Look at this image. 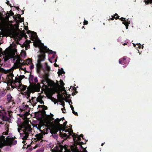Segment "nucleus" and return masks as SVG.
Instances as JSON below:
<instances>
[{
	"label": "nucleus",
	"mask_w": 152,
	"mask_h": 152,
	"mask_svg": "<svg viewBox=\"0 0 152 152\" xmlns=\"http://www.w3.org/2000/svg\"><path fill=\"white\" fill-rule=\"evenodd\" d=\"M111 17H112V18H110V19L111 20H113L114 18L115 19V16H113L112 15L111 16Z\"/></svg>",
	"instance_id": "bf43d9fd"
},
{
	"label": "nucleus",
	"mask_w": 152,
	"mask_h": 152,
	"mask_svg": "<svg viewBox=\"0 0 152 152\" xmlns=\"http://www.w3.org/2000/svg\"><path fill=\"white\" fill-rule=\"evenodd\" d=\"M145 4H147L150 3L152 4V0H145L144 1Z\"/></svg>",
	"instance_id": "473e14b6"
},
{
	"label": "nucleus",
	"mask_w": 152,
	"mask_h": 152,
	"mask_svg": "<svg viewBox=\"0 0 152 152\" xmlns=\"http://www.w3.org/2000/svg\"><path fill=\"white\" fill-rule=\"evenodd\" d=\"M58 70L59 71H58L57 73L59 75H61L62 74L65 73V72L64 71L62 68H61V70H60L59 69Z\"/></svg>",
	"instance_id": "b1692460"
},
{
	"label": "nucleus",
	"mask_w": 152,
	"mask_h": 152,
	"mask_svg": "<svg viewBox=\"0 0 152 152\" xmlns=\"http://www.w3.org/2000/svg\"><path fill=\"white\" fill-rule=\"evenodd\" d=\"M19 86L21 87V88H22V91H25L27 86H25L23 85L22 83L20 84H19Z\"/></svg>",
	"instance_id": "393cba45"
},
{
	"label": "nucleus",
	"mask_w": 152,
	"mask_h": 152,
	"mask_svg": "<svg viewBox=\"0 0 152 152\" xmlns=\"http://www.w3.org/2000/svg\"><path fill=\"white\" fill-rule=\"evenodd\" d=\"M24 93L27 98L30 97L31 92L27 90V91L24 92Z\"/></svg>",
	"instance_id": "5701e85b"
},
{
	"label": "nucleus",
	"mask_w": 152,
	"mask_h": 152,
	"mask_svg": "<svg viewBox=\"0 0 152 152\" xmlns=\"http://www.w3.org/2000/svg\"><path fill=\"white\" fill-rule=\"evenodd\" d=\"M33 44H34V45L36 47H38L39 46V44L37 42H34V43Z\"/></svg>",
	"instance_id": "58836bf2"
},
{
	"label": "nucleus",
	"mask_w": 152,
	"mask_h": 152,
	"mask_svg": "<svg viewBox=\"0 0 152 152\" xmlns=\"http://www.w3.org/2000/svg\"><path fill=\"white\" fill-rule=\"evenodd\" d=\"M60 135L61 137H62L64 139H67L68 137H69V135H68L65 133H62L61 130L60 131Z\"/></svg>",
	"instance_id": "aec40b11"
},
{
	"label": "nucleus",
	"mask_w": 152,
	"mask_h": 152,
	"mask_svg": "<svg viewBox=\"0 0 152 152\" xmlns=\"http://www.w3.org/2000/svg\"><path fill=\"white\" fill-rule=\"evenodd\" d=\"M53 115L52 114H51V115L49 116V117H50L51 118H52V120H54V118H53Z\"/></svg>",
	"instance_id": "0e129e2a"
},
{
	"label": "nucleus",
	"mask_w": 152,
	"mask_h": 152,
	"mask_svg": "<svg viewBox=\"0 0 152 152\" xmlns=\"http://www.w3.org/2000/svg\"><path fill=\"white\" fill-rule=\"evenodd\" d=\"M4 61H7L10 58V56L9 55H6L4 57Z\"/></svg>",
	"instance_id": "cd10ccee"
},
{
	"label": "nucleus",
	"mask_w": 152,
	"mask_h": 152,
	"mask_svg": "<svg viewBox=\"0 0 152 152\" xmlns=\"http://www.w3.org/2000/svg\"><path fill=\"white\" fill-rule=\"evenodd\" d=\"M34 76L33 75L31 74V73L30 74L29 79L30 80H32L34 78Z\"/></svg>",
	"instance_id": "ea45409f"
},
{
	"label": "nucleus",
	"mask_w": 152,
	"mask_h": 152,
	"mask_svg": "<svg viewBox=\"0 0 152 152\" xmlns=\"http://www.w3.org/2000/svg\"><path fill=\"white\" fill-rule=\"evenodd\" d=\"M8 131H6L5 132H4L3 133V134H5V135H7V134L8 133Z\"/></svg>",
	"instance_id": "4d7b16f0"
},
{
	"label": "nucleus",
	"mask_w": 152,
	"mask_h": 152,
	"mask_svg": "<svg viewBox=\"0 0 152 152\" xmlns=\"http://www.w3.org/2000/svg\"><path fill=\"white\" fill-rule=\"evenodd\" d=\"M61 121V119L58 118L55 120L52 126V129L50 130L51 133L57 134V132L60 130V129H62L63 128V126L59 123Z\"/></svg>",
	"instance_id": "f03ea898"
},
{
	"label": "nucleus",
	"mask_w": 152,
	"mask_h": 152,
	"mask_svg": "<svg viewBox=\"0 0 152 152\" xmlns=\"http://www.w3.org/2000/svg\"><path fill=\"white\" fill-rule=\"evenodd\" d=\"M9 76L10 77H11L12 80H10L11 81L12 80V79H13V77H14V75L12 73H10V74Z\"/></svg>",
	"instance_id": "c03bdc74"
},
{
	"label": "nucleus",
	"mask_w": 152,
	"mask_h": 152,
	"mask_svg": "<svg viewBox=\"0 0 152 152\" xmlns=\"http://www.w3.org/2000/svg\"><path fill=\"white\" fill-rule=\"evenodd\" d=\"M76 143L77 145H79L82 148H83V147L82 146V145L85 144V143H84L83 142L77 141V143ZM86 142H85V144H86Z\"/></svg>",
	"instance_id": "c756f323"
},
{
	"label": "nucleus",
	"mask_w": 152,
	"mask_h": 152,
	"mask_svg": "<svg viewBox=\"0 0 152 152\" xmlns=\"http://www.w3.org/2000/svg\"><path fill=\"white\" fill-rule=\"evenodd\" d=\"M20 77L19 76L18 77H15V80L12 79V80H11V83L15 84V83L18 82L20 84L21 83V80H20Z\"/></svg>",
	"instance_id": "ddd939ff"
},
{
	"label": "nucleus",
	"mask_w": 152,
	"mask_h": 152,
	"mask_svg": "<svg viewBox=\"0 0 152 152\" xmlns=\"http://www.w3.org/2000/svg\"><path fill=\"white\" fill-rule=\"evenodd\" d=\"M58 98H60L62 100H65V99L63 95L62 94H60L59 93V95L58 96Z\"/></svg>",
	"instance_id": "72a5a7b5"
},
{
	"label": "nucleus",
	"mask_w": 152,
	"mask_h": 152,
	"mask_svg": "<svg viewBox=\"0 0 152 152\" xmlns=\"http://www.w3.org/2000/svg\"><path fill=\"white\" fill-rule=\"evenodd\" d=\"M21 127L23 128V133H20V134L23 140L22 142L24 144L26 142V140L28 137L29 132L32 131V129L31 127V125L29 124L28 122L26 121L23 123L21 126Z\"/></svg>",
	"instance_id": "f257e3e1"
},
{
	"label": "nucleus",
	"mask_w": 152,
	"mask_h": 152,
	"mask_svg": "<svg viewBox=\"0 0 152 152\" xmlns=\"http://www.w3.org/2000/svg\"><path fill=\"white\" fill-rule=\"evenodd\" d=\"M40 103V104H44V102L42 100H41V101H40V102H39Z\"/></svg>",
	"instance_id": "774afa93"
},
{
	"label": "nucleus",
	"mask_w": 152,
	"mask_h": 152,
	"mask_svg": "<svg viewBox=\"0 0 152 152\" xmlns=\"http://www.w3.org/2000/svg\"><path fill=\"white\" fill-rule=\"evenodd\" d=\"M45 60V56L39 55L38 56L37 63L36 65V70L37 73H40L41 70L43 67L42 65L41 62L44 61Z\"/></svg>",
	"instance_id": "20e7f679"
},
{
	"label": "nucleus",
	"mask_w": 152,
	"mask_h": 152,
	"mask_svg": "<svg viewBox=\"0 0 152 152\" xmlns=\"http://www.w3.org/2000/svg\"><path fill=\"white\" fill-rule=\"evenodd\" d=\"M67 123V121H66L63 123V124H62L63 126V128L62 129H63L64 128L66 127Z\"/></svg>",
	"instance_id": "a19ab883"
},
{
	"label": "nucleus",
	"mask_w": 152,
	"mask_h": 152,
	"mask_svg": "<svg viewBox=\"0 0 152 152\" xmlns=\"http://www.w3.org/2000/svg\"><path fill=\"white\" fill-rule=\"evenodd\" d=\"M119 63L120 64L125 66L128 64V63L127 61L126 60L125 57H123L122 58L120 59Z\"/></svg>",
	"instance_id": "9b49d317"
},
{
	"label": "nucleus",
	"mask_w": 152,
	"mask_h": 152,
	"mask_svg": "<svg viewBox=\"0 0 152 152\" xmlns=\"http://www.w3.org/2000/svg\"><path fill=\"white\" fill-rule=\"evenodd\" d=\"M126 18H124L123 17H121L119 20H121V21L123 22L125 20Z\"/></svg>",
	"instance_id": "3c124183"
},
{
	"label": "nucleus",
	"mask_w": 152,
	"mask_h": 152,
	"mask_svg": "<svg viewBox=\"0 0 152 152\" xmlns=\"http://www.w3.org/2000/svg\"><path fill=\"white\" fill-rule=\"evenodd\" d=\"M45 134V132H42L36 135V137L37 141L42 140L43 135Z\"/></svg>",
	"instance_id": "9d476101"
},
{
	"label": "nucleus",
	"mask_w": 152,
	"mask_h": 152,
	"mask_svg": "<svg viewBox=\"0 0 152 152\" xmlns=\"http://www.w3.org/2000/svg\"><path fill=\"white\" fill-rule=\"evenodd\" d=\"M20 77V80H21L23 79L24 78V77H25V76L24 75H21L20 76H19Z\"/></svg>",
	"instance_id": "6e6d98bb"
},
{
	"label": "nucleus",
	"mask_w": 152,
	"mask_h": 152,
	"mask_svg": "<svg viewBox=\"0 0 152 152\" xmlns=\"http://www.w3.org/2000/svg\"><path fill=\"white\" fill-rule=\"evenodd\" d=\"M16 35L17 37L20 38L24 37L26 39H27V36L25 32V31L24 30L20 32H17L16 33Z\"/></svg>",
	"instance_id": "1a4fd4ad"
},
{
	"label": "nucleus",
	"mask_w": 152,
	"mask_h": 152,
	"mask_svg": "<svg viewBox=\"0 0 152 152\" xmlns=\"http://www.w3.org/2000/svg\"><path fill=\"white\" fill-rule=\"evenodd\" d=\"M45 64L46 65L45 68L48 71H50V66L48 65V63L47 62H46Z\"/></svg>",
	"instance_id": "7c9ffc66"
},
{
	"label": "nucleus",
	"mask_w": 152,
	"mask_h": 152,
	"mask_svg": "<svg viewBox=\"0 0 152 152\" xmlns=\"http://www.w3.org/2000/svg\"><path fill=\"white\" fill-rule=\"evenodd\" d=\"M14 13L13 12L11 11L10 13V16H12L13 15H14Z\"/></svg>",
	"instance_id": "338daca9"
},
{
	"label": "nucleus",
	"mask_w": 152,
	"mask_h": 152,
	"mask_svg": "<svg viewBox=\"0 0 152 152\" xmlns=\"http://www.w3.org/2000/svg\"><path fill=\"white\" fill-rule=\"evenodd\" d=\"M32 150V148H29L26 152H31Z\"/></svg>",
	"instance_id": "5fc2aeb1"
},
{
	"label": "nucleus",
	"mask_w": 152,
	"mask_h": 152,
	"mask_svg": "<svg viewBox=\"0 0 152 152\" xmlns=\"http://www.w3.org/2000/svg\"><path fill=\"white\" fill-rule=\"evenodd\" d=\"M51 101L53 102H54L55 103H56V99L54 97L51 96Z\"/></svg>",
	"instance_id": "4c0bfd02"
},
{
	"label": "nucleus",
	"mask_w": 152,
	"mask_h": 152,
	"mask_svg": "<svg viewBox=\"0 0 152 152\" xmlns=\"http://www.w3.org/2000/svg\"><path fill=\"white\" fill-rule=\"evenodd\" d=\"M38 108H42L43 107H46V106L44 105H39L38 106Z\"/></svg>",
	"instance_id": "603ef678"
},
{
	"label": "nucleus",
	"mask_w": 152,
	"mask_h": 152,
	"mask_svg": "<svg viewBox=\"0 0 152 152\" xmlns=\"http://www.w3.org/2000/svg\"><path fill=\"white\" fill-rule=\"evenodd\" d=\"M53 120H52V118H51L49 117H48V118H47V121L46 123L48 124H49L51 128L50 130L52 129V126H53V122H52V121Z\"/></svg>",
	"instance_id": "f3484780"
},
{
	"label": "nucleus",
	"mask_w": 152,
	"mask_h": 152,
	"mask_svg": "<svg viewBox=\"0 0 152 152\" xmlns=\"http://www.w3.org/2000/svg\"><path fill=\"white\" fill-rule=\"evenodd\" d=\"M18 68H20L22 70H24L25 72H26V68H24V69H23V68H22L21 67V66H20V67H19Z\"/></svg>",
	"instance_id": "13d9d810"
},
{
	"label": "nucleus",
	"mask_w": 152,
	"mask_h": 152,
	"mask_svg": "<svg viewBox=\"0 0 152 152\" xmlns=\"http://www.w3.org/2000/svg\"><path fill=\"white\" fill-rule=\"evenodd\" d=\"M60 84L61 85L63 86H64V83L63 82V81L61 80H60Z\"/></svg>",
	"instance_id": "37998d69"
},
{
	"label": "nucleus",
	"mask_w": 152,
	"mask_h": 152,
	"mask_svg": "<svg viewBox=\"0 0 152 152\" xmlns=\"http://www.w3.org/2000/svg\"><path fill=\"white\" fill-rule=\"evenodd\" d=\"M26 65L30 64H32V60L29 58L26 59Z\"/></svg>",
	"instance_id": "bb28decb"
},
{
	"label": "nucleus",
	"mask_w": 152,
	"mask_h": 152,
	"mask_svg": "<svg viewBox=\"0 0 152 152\" xmlns=\"http://www.w3.org/2000/svg\"><path fill=\"white\" fill-rule=\"evenodd\" d=\"M7 113L4 111V110L1 111H0V117L2 118L3 121H8L9 122L10 120L9 118L6 116Z\"/></svg>",
	"instance_id": "6e6552de"
},
{
	"label": "nucleus",
	"mask_w": 152,
	"mask_h": 152,
	"mask_svg": "<svg viewBox=\"0 0 152 152\" xmlns=\"http://www.w3.org/2000/svg\"><path fill=\"white\" fill-rule=\"evenodd\" d=\"M4 126L5 127V130L6 131H9V125H8L7 124H5V125H4Z\"/></svg>",
	"instance_id": "c9c22d12"
},
{
	"label": "nucleus",
	"mask_w": 152,
	"mask_h": 152,
	"mask_svg": "<svg viewBox=\"0 0 152 152\" xmlns=\"http://www.w3.org/2000/svg\"><path fill=\"white\" fill-rule=\"evenodd\" d=\"M15 58L17 59L16 63L18 64L17 66L18 68H19V67L21 66L19 64L21 63V62H22L23 61V60H22L19 55H17L15 56Z\"/></svg>",
	"instance_id": "f8f14e48"
},
{
	"label": "nucleus",
	"mask_w": 152,
	"mask_h": 152,
	"mask_svg": "<svg viewBox=\"0 0 152 152\" xmlns=\"http://www.w3.org/2000/svg\"><path fill=\"white\" fill-rule=\"evenodd\" d=\"M7 100L8 101V103H10V102H12V96L10 94H7Z\"/></svg>",
	"instance_id": "4be33fe9"
},
{
	"label": "nucleus",
	"mask_w": 152,
	"mask_h": 152,
	"mask_svg": "<svg viewBox=\"0 0 152 152\" xmlns=\"http://www.w3.org/2000/svg\"><path fill=\"white\" fill-rule=\"evenodd\" d=\"M33 88L36 91H39L41 88L40 84L39 83H38L36 84H34L33 86Z\"/></svg>",
	"instance_id": "a211bd4d"
},
{
	"label": "nucleus",
	"mask_w": 152,
	"mask_h": 152,
	"mask_svg": "<svg viewBox=\"0 0 152 152\" xmlns=\"http://www.w3.org/2000/svg\"><path fill=\"white\" fill-rule=\"evenodd\" d=\"M57 83H55L53 81H51L50 84L51 86L55 89H57L58 87H60V85L58 84V81L56 80Z\"/></svg>",
	"instance_id": "2eb2a0df"
},
{
	"label": "nucleus",
	"mask_w": 152,
	"mask_h": 152,
	"mask_svg": "<svg viewBox=\"0 0 152 152\" xmlns=\"http://www.w3.org/2000/svg\"><path fill=\"white\" fill-rule=\"evenodd\" d=\"M88 22L86 20H84V21L83 22V24L84 25H87L88 24Z\"/></svg>",
	"instance_id": "864d4df0"
},
{
	"label": "nucleus",
	"mask_w": 152,
	"mask_h": 152,
	"mask_svg": "<svg viewBox=\"0 0 152 152\" xmlns=\"http://www.w3.org/2000/svg\"><path fill=\"white\" fill-rule=\"evenodd\" d=\"M0 143H2L4 146L6 145L7 143V139L5 136L2 135L0 137Z\"/></svg>",
	"instance_id": "4468645a"
},
{
	"label": "nucleus",
	"mask_w": 152,
	"mask_h": 152,
	"mask_svg": "<svg viewBox=\"0 0 152 152\" xmlns=\"http://www.w3.org/2000/svg\"><path fill=\"white\" fill-rule=\"evenodd\" d=\"M11 87L13 88H17L18 87V86H17L16 85H15V86H12Z\"/></svg>",
	"instance_id": "680f3d73"
},
{
	"label": "nucleus",
	"mask_w": 152,
	"mask_h": 152,
	"mask_svg": "<svg viewBox=\"0 0 152 152\" xmlns=\"http://www.w3.org/2000/svg\"><path fill=\"white\" fill-rule=\"evenodd\" d=\"M76 139H75V140L74 139V138H73V139L74 140V141L76 143H77V141H81V139L80 138V137H79L78 135L77 136H76Z\"/></svg>",
	"instance_id": "c85d7f7f"
},
{
	"label": "nucleus",
	"mask_w": 152,
	"mask_h": 152,
	"mask_svg": "<svg viewBox=\"0 0 152 152\" xmlns=\"http://www.w3.org/2000/svg\"><path fill=\"white\" fill-rule=\"evenodd\" d=\"M129 22L128 21H126V20L124 21L122 23L124 24L125 26L129 25V24H130V21H129Z\"/></svg>",
	"instance_id": "f704fd0d"
},
{
	"label": "nucleus",
	"mask_w": 152,
	"mask_h": 152,
	"mask_svg": "<svg viewBox=\"0 0 152 152\" xmlns=\"http://www.w3.org/2000/svg\"><path fill=\"white\" fill-rule=\"evenodd\" d=\"M6 94V93L4 91H0V98L4 97Z\"/></svg>",
	"instance_id": "a878e982"
},
{
	"label": "nucleus",
	"mask_w": 152,
	"mask_h": 152,
	"mask_svg": "<svg viewBox=\"0 0 152 152\" xmlns=\"http://www.w3.org/2000/svg\"><path fill=\"white\" fill-rule=\"evenodd\" d=\"M7 112L9 117V118L10 119V118L12 117V112L11 111H8Z\"/></svg>",
	"instance_id": "2f4dec72"
},
{
	"label": "nucleus",
	"mask_w": 152,
	"mask_h": 152,
	"mask_svg": "<svg viewBox=\"0 0 152 152\" xmlns=\"http://www.w3.org/2000/svg\"><path fill=\"white\" fill-rule=\"evenodd\" d=\"M43 78L45 80V81L43 80L42 81V84H44V82H45L46 81L48 80V75L47 74H45L43 75Z\"/></svg>",
	"instance_id": "412c9836"
},
{
	"label": "nucleus",
	"mask_w": 152,
	"mask_h": 152,
	"mask_svg": "<svg viewBox=\"0 0 152 152\" xmlns=\"http://www.w3.org/2000/svg\"><path fill=\"white\" fill-rule=\"evenodd\" d=\"M17 17L18 19H19L21 18V15L19 14H17Z\"/></svg>",
	"instance_id": "052dcab7"
},
{
	"label": "nucleus",
	"mask_w": 152,
	"mask_h": 152,
	"mask_svg": "<svg viewBox=\"0 0 152 152\" xmlns=\"http://www.w3.org/2000/svg\"><path fill=\"white\" fill-rule=\"evenodd\" d=\"M16 138L15 136L10 137L9 136H8L6 137L7 143L5 145L10 146L11 147L12 145H16L17 143V141L15 140Z\"/></svg>",
	"instance_id": "423d86ee"
},
{
	"label": "nucleus",
	"mask_w": 152,
	"mask_h": 152,
	"mask_svg": "<svg viewBox=\"0 0 152 152\" xmlns=\"http://www.w3.org/2000/svg\"><path fill=\"white\" fill-rule=\"evenodd\" d=\"M34 81L37 83L38 81V79H37V77H35L34 79Z\"/></svg>",
	"instance_id": "09e8293b"
},
{
	"label": "nucleus",
	"mask_w": 152,
	"mask_h": 152,
	"mask_svg": "<svg viewBox=\"0 0 152 152\" xmlns=\"http://www.w3.org/2000/svg\"><path fill=\"white\" fill-rule=\"evenodd\" d=\"M69 132L68 133V134L70 136L72 135V137L73 138H74V139H76V137L77 136H78V134H76L75 133L73 132V130L72 129H69Z\"/></svg>",
	"instance_id": "dca6fc26"
},
{
	"label": "nucleus",
	"mask_w": 152,
	"mask_h": 152,
	"mask_svg": "<svg viewBox=\"0 0 152 152\" xmlns=\"http://www.w3.org/2000/svg\"><path fill=\"white\" fill-rule=\"evenodd\" d=\"M31 65L29 67L30 69L32 70L33 69L34 67V65L33 63H32V64H31Z\"/></svg>",
	"instance_id": "79ce46f5"
},
{
	"label": "nucleus",
	"mask_w": 152,
	"mask_h": 152,
	"mask_svg": "<svg viewBox=\"0 0 152 152\" xmlns=\"http://www.w3.org/2000/svg\"><path fill=\"white\" fill-rule=\"evenodd\" d=\"M39 55H42L46 57L45 53H48L49 54H53L54 53V52L52 50H49L48 48L47 47L45 46L43 43H41L39 48Z\"/></svg>",
	"instance_id": "7ed1b4c3"
},
{
	"label": "nucleus",
	"mask_w": 152,
	"mask_h": 152,
	"mask_svg": "<svg viewBox=\"0 0 152 152\" xmlns=\"http://www.w3.org/2000/svg\"><path fill=\"white\" fill-rule=\"evenodd\" d=\"M17 88H18V89L19 91H22V88H21V87L19 86V85L18 86Z\"/></svg>",
	"instance_id": "49530a36"
},
{
	"label": "nucleus",
	"mask_w": 152,
	"mask_h": 152,
	"mask_svg": "<svg viewBox=\"0 0 152 152\" xmlns=\"http://www.w3.org/2000/svg\"><path fill=\"white\" fill-rule=\"evenodd\" d=\"M62 88L63 89V91L65 92L66 95H67V92H66V91L64 87V86L62 87Z\"/></svg>",
	"instance_id": "a18cd8bd"
},
{
	"label": "nucleus",
	"mask_w": 152,
	"mask_h": 152,
	"mask_svg": "<svg viewBox=\"0 0 152 152\" xmlns=\"http://www.w3.org/2000/svg\"><path fill=\"white\" fill-rule=\"evenodd\" d=\"M72 113L74 114L76 116H78V115L77 113L76 112H75L74 110H73Z\"/></svg>",
	"instance_id": "8fccbe9b"
},
{
	"label": "nucleus",
	"mask_w": 152,
	"mask_h": 152,
	"mask_svg": "<svg viewBox=\"0 0 152 152\" xmlns=\"http://www.w3.org/2000/svg\"><path fill=\"white\" fill-rule=\"evenodd\" d=\"M65 128H66V127L64 128H63V129H60V130H59V131H60V130H61H61H62L63 131H65L66 132H69V129H67L66 130Z\"/></svg>",
	"instance_id": "e433bc0d"
},
{
	"label": "nucleus",
	"mask_w": 152,
	"mask_h": 152,
	"mask_svg": "<svg viewBox=\"0 0 152 152\" xmlns=\"http://www.w3.org/2000/svg\"><path fill=\"white\" fill-rule=\"evenodd\" d=\"M27 33L28 34H30L31 35V37H37V33L36 32H34L33 31H31L30 30H27Z\"/></svg>",
	"instance_id": "6ab92c4d"
},
{
	"label": "nucleus",
	"mask_w": 152,
	"mask_h": 152,
	"mask_svg": "<svg viewBox=\"0 0 152 152\" xmlns=\"http://www.w3.org/2000/svg\"><path fill=\"white\" fill-rule=\"evenodd\" d=\"M21 63L20 64H21L22 65H26V62L23 61L22 63V62H21Z\"/></svg>",
	"instance_id": "e2e57ef3"
},
{
	"label": "nucleus",
	"mask_w": 152,
	"mask_h": 152,
	"mask_svg": "<svg viewBox=\"0 0 152 152\" xmlns=\"http://www.w3.org/2000/svg\"><path fill=\"white\" fill-rule=\"evenodd\" d=\"M43 96L41 95H39L36 98V97H32L31 99V100L33 104V106L34 107L35 106L37 103V102H39L42 100Z\"/></svg>",
	"instance_id": "0eeeda50"
},
{
	"label": "nucleus",
	"mask_w": 152,
	"mask_h": 152,
	"mask_svg": "<svg viewBox=\"0 0 152 152\" xmlns=\"http://www.w3.org/2000/svg\"><path fill=\"white\" fill-rule=\"evenodd\" d=\"M67 149V145L63 146L59 143L52 150V152H65Z\"/></svg>",
	"instance_id": "39448f33"
},
{
	"label": "nucleus",
	"mask_w": 152,
	"mask_h": 152,
	"mask_svg": "<svg viewBox=\"0 0 152 152\" xmlns=\"http://www.w3.org/2000/svg\"><path fill=\"white\" fill-rule=\"evenodd\" d=\"M79 136L80 137V138L81 137H82L83 139H84V138L83 137V134H80Z\"/></svg>",
	"instance_id": "69168bd1"
},
{
	"label": "nucleus",
	"mask_w": 152,
	"mask_h": 152,
	"mask_svg": "<svg viewBox=\"0 0 152 152\" xmlns=\"http://www.w3.org/2000/svg\"><path fill=\"white\" fill-rule=\"evenodd\" d=\"M61 110L62 111V112L63 113H66V112H65V111H66V110L65 109V107L61 108Z\"/></svg>",
	"instance_id": "de8ad7c7"
}]
</instances>
